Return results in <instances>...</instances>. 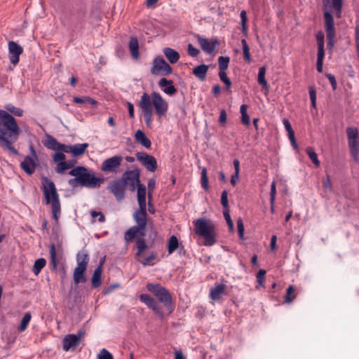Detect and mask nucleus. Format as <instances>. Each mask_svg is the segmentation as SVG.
I'll use <instances>...</instances> for the list:
<instances>
[{"mask_svg": "<svg viewBox=\"0 0 359 359\" xmlns=\"http://www.w3.org/2000/svg\"><path fill=\"white\" fill-rule=\"evenodd\" d=\"M276 194V183L273 182L271 185L270 201H275Z\"/></svg>", "mask_w": 359, "mask_h": 359, "instance_id": "obj_61", "label": "nucleus"}, {"mask_svg": "<svg viewBox=\"0 0 359 359\" xmlns=\"http://www.w3.org/2000/svg\"><path fill=\"white\" fill-rule=\"evenodd\" d=\"M198 43L201 49L207 54L214 56L215 55V48L219 44V40L216 37L211 39L205 38L199 34L195 35Z\"/></svg>", "mask_w": 359, "mask_h": 359, "instance_id": "obj_13", "label": "nucleus"}, {"mask_svg": "<svg viewBox=\"0 0 359 359\" xmlns=\"http://www.w3.org/2000/svg\"><path fill=\"white\" fill-rule=\"evenodd\" d=\"M226 120H227V116H226V111L224 109H222L220 111V114H219V123L220 124L224 125L226 123Z\"/></svg>", "mask_w": 359, "mask_h": 359, "instance_id": "obj_60", "label": "nucleus"}, {"mask_svg": "<svg viewBox=\"0 0 359 359\" xmlns=\"http://www.w3.org/2000/svg\"><path fill=\"white\" fill-rule=\"evenodd\" d=\"M241 18L242 32H243V33L245 34V33H247V31H248V27L246 25L248 19H247L245 11H244V10L241 11Z\"/></svg>", "mask_w": 359, "mask_h": 359, "instance_id": "obj_50", "label": "nucleus"}, {"mask_svg": "<svg viewBox=\"0 0 359 359\" xmlns=\"http://www.w3.org/2000/svg\"><path fill=\"white\" fill-rule=\"evenodd\" d=\"M157 259V254L154 252H152L148 257H145L144 259L140 260L139 259V262L144 266H154L155 264V261Z\"/></svg>", "mask_w": 359, "mask_h": 359, "instance_id": "obj_40", "label": "nucleus"}, {"mask_svg": "<svg viewBox=\"0 0 359 359\" xmlns=\"http://www.w3.org/2000/svg\"><path fill=\"white\" fill-rule=\"evenodd\" d=\"M9 59L11 62L15 66L20 61V55L22 53V48L15 41L8 43Z\"/></svg>", "mask_w": 359, "mask_h": 359, "instance_id": "obj_20", "label": "nucleus"}, {"mask_svg": "<svg viewBox=\"0 0 359 359\" xmlns=\"http://www.w3.org/2000/svg\"><path fill=\"white\" fill-rule=\"evenodd\" d=\"M20 133L15 118L7 111L0 109V146L15 155L18 154L13 144L18 140Z\"/></svg>", "mask_w": 359, "mask_h": 359, "instance_id": "obj_1", "label": "nucleus"}, {"mask_svg": "<svg viewBox=\"0 0 359 359\" xmlns=\"http://www.w3.org/2000/svg\"><path fill=\"white\" fill-rule=\"evenodd\" d=\"M221 203L225 209L224 210H229L228 193L226 190H224L222 193Z\"/></svg>", "mask_w": 359, "mask_h": 359, "instance_id": "obj_53", "label": "nucleus"}, {"mask_svg": "<svg viewBox=\"0 0 359 359\" xmlns=\"http://www.w3.org/2000/svg\"><path fill=\"white\" fill-rule=\"evenodd\" d=\"M89 259V255L87 250L84 249L80 250L76 255V267L86 270Z\"/></svg>", "mask_w": 359, "mask_h": 359, "instance_id": "obj_26", "label": "nucleus"}, {"mask_svg": "<svg viewBox=\"0 0 359 359\" xmlns=\"http://www.w3.org/2000/svg\"><path fill=\"white\" fill-rule=\"evenodd\" d=\"M42 191L44 196L45 203L46 204L51 205L53 218L57 222L61 214L59 195L57 192L54 182L46 177H43Z\"/></svg>", "mask_w": 359, "mask_h": 359, "instance_id": "obj_3", "label": "nucleus"}, {"mask_svg": "<svg viewBox=\"0 0 359 359\" xmlns=\"http://www.w3.org/2000/svg\"><path fill=\"white\" fill-rule=\"evenodd\" d=\"M172 67L161 56L156 57L152 62L151 73L154 75L168 76L172 73Z\"/></svg>", "mask_w": 359, "mask_h": 359, "instance_id": "obj_11", "label": "nucleus"}, {"mask_svg": "<svg viewBox=\"0 0 359 359\" xmlns=\"http://www.w3.org/2000/svg\"><path fill=\"white\" fill-rule=\"evenodd\" d=\"M73 101L74 102L76 103V104H90V105H95L97 102L90 98V97H74L73 98Z\"/></svg>", "mask_w": 359, "mask_h": 359, "instance_id": "obj_42", "label": "nucleus"}, {"mask_svg": "<svg viewBox=\"0 0 359 359\" xmlns=\"http://www.w3.org/2000/svg\"><path fill=\"white\" fill-rule=\"evenodd\" d=\"M90 214L93 218L98 217V221L101 223H102L105 221V217H104V214L101 212L91 210Z\"/></svg>", "mask_w": 359, "mask_h": 359, "instance_id": "obj_55", "label": "nucleus"}, {"mask_svg": "<svg viewBox=\"0 0 359 359\" xmlns=\"http://www.w3.org/2000/svg\"><path fill=\"white\" fill-rule=\"evenodd\" d=\"M146 287L158 299L159 302L163 304L170 313L174 311L175 306L172 303V295L165 287L158 283H148Z\"/></svg>", "mask_w": 359, "mask_h": 359, "instance_id": "obj_5", "label": "nucleus"}, {"mask_svg": "<svg viewBox=\"0 0 359 359\" xmlns=\"http://www.w3.org/2000/svg\"><path fill=\"white\" fill-rule=\"evenodd\" d=\"M208 70V65H200L193 69V74L200 81H203L205 80L206 74Z\"/></svg>", "mask_w": 359, "mask_h": 359, "instance_id": "obj_33", "label": "nucleus"}, {"mask_svg": "<svg viewBox=\"0 0 359 359\" xmlns=\"http://www.w3.org/2000/svg\"><path fill=\"white\" fill-rule=\"evenodd\" d=\"M97 359H114L112 354L106 348H102L97 355Z\"/></svg>", "mask_w": 359, "mask_h": 359, "instance_id": "obj_51", "label": "nucleus"}, {"mask_svg": "<svg viewBox=\"0 0 359 359\" xmlns=\"http://www.w3.org/2000/svg\"><path fill=\"white\" fill-rule=\"evenodd\" d=\"M135 137L137 142L140 143L143 147L147 149H150L151 147V140L146 136L144 133L141 130H137L135 132Z\"/></svg>", "mask_w": 359, "mask_h": 359, "instance_id": "obj_32", "label": "nucleus"}, {"mask_svg": "<svg viewBox=\"0 0 359 359\" xmlns=\"http://www.w3.org/2000/svg\"><path fill=\"white\" fill-rule=\"evenodd\" d=\"M64 153V151H56V152L53 156V161L57 163L59 162L64 161L66 158V156Z\"/></svg>", "mask_w": 359, "mask_h": 359, "instance_id": "obj_52", "label": "nucleus"}, {"mask_svg": "<svg viewBox=\"0 0 359 359\" xmlns=\"http://www.w3.org/2000/svg\"><path fill=\"white\" fill-rule=\"evenodd\" d=\"M126 185L121 179L113 180L108 185L109 190L114 194L118 201L125 198Z\"/></svg>", "mask_w": 359, "mask_h": 359, "instance_id": "obj_17", "label": "nucleus"}, {"mask_svg": "<svg viewBox=\"0 0 359 359\" xmlns=\"http://www.w3.org/2000/svg\"><path fill=\"white\" fill-rule=\"evenodd\" d=\"M86 269H80L76 267L74 271V281L76 284H79L81 283H85L86 281V278L85 276Z\"/></svg>", "mask_w": 359, "mask_h": 359, "instance_id": "obj_36", "label": "nucleus"}, {"mask_svg": "<svg viewBox=\"0 0 359 359\" xmlns=\"http://www.w3.org/2000/svg\"><path fill=\"white\" fill-rule=\"evenodd\" d=\"M237 228L238 236L241 238H243L244 236V224L241 218H238L237 220Z\"/></svg>", "mask_w": 359, "mask_h": 359, "instance_id": "obj_56", "label": "nucleus"}, {"mask_svg": "<svg viewBox=\"0 0 359 359\" xmlns=\"http://www.w3.org/2000/svg\"><path fill=\"white\" fill-rule=\"evenodd\" d=\"M44 146L51 150L64 151V144L60 143L51 135H47L46 140L43 142Z\"/></svg>", "mask_w": 359, "mask_h": 359, "instance_id": "obj_25", "label": "nucleus"}, {"mask_svg": "<svg viewBox=\"0 0 359 359\" xmlns=\"http://www.w3.org/2000/svg\"><path fill=\"white\" fill-rule=\"evenodd\" d=\"M69 175L74 177L68 180L69 185L72 188H76L79 186L97 188L104 182V179L95 177L91 170L82 165L73 168L69 172Z\"/></svg>", "mask_w": 359, "mask_h": 359, "instance_id": "obj_2", "label": "nucleus"}, {"mask_svg": "<svg viewBox=\"0 0 359 359\" xmlns=\"http://www.w3.org/2000/svg\"><path fill=\"white\" fill-rule=\"evenodd\" d=\"M5 109L10 114H12L16 116H22L23 115V110L22 109L15 107L11 104H6Z\"/></svg>", "mask_w": 359, "mask_h": 359, "instance_id": "obj_44", "label": "nucleus"}, {"mask_svg": "<svg viewBox=\"0 0 359 359\" xmlns=\"http://www.w3.org/2000/svg\"><path fill=\"white\" fill-rule=\"evenodd\" d=\"M230 58L227 56H220L218 57V64L219 71H226L228 69Z\"/></svg>", "mask_w": 359, "mask_h": 359, "instance_id": "obj_46", "label": "nucleus"}, {"mask_svg": "<svg viewBox=\"0 0 359 359\" xmlns=\"http://www.w3.org/2000/svg\"><path fill=\"white\" fill-rule=\"evenodd\" d=\"M194 226L195 233L204 238L205 245L211 246L216 243L214 224L200 218L194 222Z\"/></svg>", "mask_w": 359, "mask_h": 359, "instance_id": "obj_6", "label": "nucleus"}, {"mask_svg": "<svg viewBox=\"0 0 359 359\" xmlns=\"http://www.w3.org/2000/svg\"><path fill=\"white\" fill-rule=\"evenodd\" d=\"M104 260L101 261L100 265L95 269L92 276L91 283L93 287H98L102 284V264Z\"/></svg>", "mask_w": 359, "mask_h": 359, "instance_id": "obj_28", "label": "nucleus"}, {"mask_svg": "<svg viewBox=\"0 0 359 359\" xmlns=\"http://www.w3.org/2000/svg\"><path fill=\"white\" fill-rule=\"evenodd\" d=\"M323 10L333 11L337 18H341L342 0H323Z\"/></svg>", "mask_w": 359, "mask_h": 359, "instance_id": "obj_22", "label": "nucleus"}, {"mask_svg": "<svg viewBox=\"0 0 359 359\" xmlns=\"http://www.w3.org/2000/svg\"><path fill=\"white\" fill-rule=\"evenodd\" d=\"M140 300L144 303L148 308L154 311L156 314L163 316V311L158 302L149 294H142L140 295Z\"/></svg>", "mask_w": 359, "mask_h": 359, "instance_id": "obj_21", "label": "nucleus"}, {"mask_svg": "<svg viewBox=\"0 0 359 359\" xmlns=\"http://www.w3.org/2000/svg\"><path fill=\"white\" fill-rule=\"evenodd\" d=\"M316 39L317 41L318 51V59L316 67L317 70L319 72L323 71V62L325 57V51H324V34L323 32H318L316 35Z\"/></svg>", "mask_w": 359, "mask_h": 359, "instance_id": "obj_19", "label": "nucleus"}, {"mask_svg": "<svg viewBox=\"0 0 359 359\" xmlns=\"http://www.w3.org/2000/svg\"><path fill=\"white\" fill-rule=\"evenodd\" d=\"M241 43L243 45L244 58L246 61L250 62L251 57L250 54V48L247 44V42L245 39H242Z\"/></svg>", "mask_w": 359, "mask_h": 359, "instance_id": "obj_49", "label": "nucleus"}, {"mask_svg": "<svg viewBox=\"0 0 359 359\" xmlns=\"http://www.w3.org/2000/svg\"><path fill=\"white\" fill-rule=\"evenodd\" d=\"M88 147V143L76 144L74 145H65L64 152L72 154L73 156H79L84 154L86 148Z\"/></svg>", "mask_w": 359, "mask_h": 359, "instance_id": "obj_23", "label": "nucleus"}, {"mask_svg": "<svg viewBox=\"0 0 359 359\" xmlns=\"http://www.w3.org/2000/svg\"><path fill=\"white\" fill-rule=\"evenodd\" d=\"M355 43L359 56V25H358L355 28Z\"/></svg>", "mask_w": 359, "mask_h": 359, "instance_id": "obj_64", "label": "nucleus"}, {"mask_svg": "<svg viewBox=\"0 0 359 359\" xmlns=\"http://www.w3.org/2000/svg\"><path fill=\"white\" fill-rule=\"evenodd\" d=\"M283 123L285 130L288 133V136L294 134V132L292 128V126H291L289 120L285 118V119H283Z\"/></svg>", "mask_w": 359, "mask_h": 359, "instance_id": "obj_59", "label": "nucleus"}, {"mask_svg": "<svg viewBox=\"0 0 359 359\" xmlns=\"http://www.w3.org/2000/svg\"><path fill=\"white\" fill-rule=\"evenodd\" d=\"M187 52L189 55L191 57H196L200 53L199 50L194 47L191 44L188 45Z\"/></svg>", "mask_w": 359, "mask_h": 359, "instance_id": "obj_58", "label": "nucleus"}, {"mask_svg": "<svg viewBox=\"0 0 359 359\" xmlns=\"http://www.w3.org/2000/svg\"><path fill=\"white\" fill-rule=\"evenodd\" d=\"M31 318L32 316L30 313L28 312L24 315L22 319L21 320L20 324L18 327V330L20 332H23L27 329V325L31 320Z\"/></svg>", "mask_w": 359, "mask_h": 359, "instance_id": "obj_43", "label": "nucleus"}, {"mask_svg": "<svg viewBox=\"0 0 359 359\" xmlns=\"http://www.w3.org/2000/svg\"><path fill=\"white\" fill-rule=\"evenodd\" d=\"M158 86L167 95H173L177 93V89L173 86V81L172 80H168L165 78H162L158 81Z\"/></svg>", "mask_w": 359, "mask_h": 359, "instance_id": "obj_24", "label": "nucleus"}, {"mask_svg": "<svg viewBox=\"0 0 359 359\" xmlns=\"http://www.w3.org/2000/svg\"><path fill=\"white\" fill-rule=\"evenodd\" d=\"M144 236H136L135 245L137 248V252L135 255V257L137 260L142 255L143 252L148 248V245L146 243Z\"/></svg>", "mask_w": 359, "mask_h": 359, "instance_id": "obj_29", "label": "nucleus"}, {"mask_svg": "<svg viewBox=\"0 0 359 359\" xmlns=\"http://www.w3.org/2000/svg\"><path fill=\"white\" fill-rule=\"evenodd\" d=\"M68 169H69V166L67 165V161H64L57 164L55 172L58 174H63Z\"/></svg>", "mask_w": 359, "mask_h": 359, "instance_id": "obj_48", "label": "nucleus"}, {"mask_svg": "<svg viewBox=\"0 0 359 359\" xmlns=\"http://www.w3.org/2000/svg\"><path fill=\"white\" fill-rule=\"evenodd\" d=\"M201 186L205 190H208L209 188L207 170L205 168H203L201 171Z\"/></svg>", "mask_w": 359, "mask_h": 359, "instance_id": "obj_47", "label": "nucleus"}, {"mask_svg": "<svg viewBox=\"0 0 359 359\" xmlns=\"http://www.w3.org/2000/svg\"><path fill=\"white\" fill-rule=\"evenodd\" d=\"M265 274L266 271L264 269H260L257 273V282L258 285L260 286L263 285Z\"/></svg>", "mask_w": 359, "mask_h": 359, "instance_id": "obj_54", "label": "nucleus"}, {"mask_svg": "<svg viewBox=\"0 0 359 359\" xmlns=\"http://www.w3.org/2000/svg\"><path fill=\"white\" fill-rule=\"evenodd\" d=\"M85 334L83 330H80L76 334H70L67 335L62 339V348L65 351H68L72 348H76L80 342L81 338Z\"/></svg>", "mask_w": 359, "mask_h": 359, "instance_id": "obj_16", "label": "nucleus"}, {"mask_svg": "<svg viewBox=\"0 0 359 359\" xmlns=\"http://www.w3.org/2000/svg\"><path fill=\"white\" fill-rule=\"evenodd\" d=\"M128 48L133 59L137 60L140 58L139 43L137 37L133 36L128 42Z\"/></svg>", "mask_w": 359, "mask_h": 359, "instance_id": "obj_30", "label": "nucleus"}, {"mask_svg": "<svg viewBox=\"0 0 359 359\" xmlns=\"http://www.w3.org/2000/svg\"><path fill=\"white\" fill-rule=\"evenodd\" d=\"M137 189V202L139 208H147L146 194L147 189L144 184H141L136 188Z\"/></svg>", "mask_w": 359, "mask_h": 359, "instance_id": "obj_31", "label": "nucleus"}, {"mask_svg": "<svg viewBox=\"0 0 359 359\" xmlns=\"http://www.w3.org/2000/svg\"><path fill=\"white\" fill-rule=\"evenodd\" d=\"M151 99L156 115L160 118L165 116L168 110V103L157 92L151 93Z\"/></svg>", "mask_w": 359, "mask_h": 359, "instance_id": "obj_14", "label": "nucleus"}, {"mask_svg": "<svg viewBox=\"0 0 359 359\" xmlns=\"http://www.w3.org/2000/svg\"><path fill=\"white\" fill-rule=\"evenodd\" d=\"M29 155L26 156L20 163V168L27 175L33 174L39 165V158L32 144L29 147Z\"/></svg>", "mask_w": 359, "mask_h": 359, "instance_id": "obj_9", "label": "nucleus"}, {"mask_svg": "<svg viewBox=\"0 0 359 359\" xmlns=\"http://www.w3.org/2000/svg\"><path fill=\"white\" fill-rule=\"evenodd\" d=\"M327 77L328 80L330 81L333 90H335L337 88V81H336L334 76L331 74H329L327 75Z\"/></svg>", "mask_w": 359, "mask_h": 359, "instance_id": "obj_62", "label": "nucleus"}, {"mask_svg": "<svg viewBox=\"0 0 359 359\" xmlns=\"http://www.w3.org/2000/svg\"><path fill=\"white\" fill-rule=\"evenodd\" d=\"M224 218L226 221V223L229 226V230L233 231V228H234L233 222L232 219H231L230 215L229 213V210L224 211Z\"/></svg>", "mask_w": 359, "mask_h": 359, "instance_id": "obj_57", "label": "nucleus"}, {"mask_svg": "<svg viewBox=\"0 0 359 359\" xmlns=\"http://www.w3.org/2000/svg\"><path fill=\"white\" fill-rule=\"evenodd\" d=\"M136 226L129 228L124 234L125 241L128 243L136 236H144L147 224V208H139L133 214Z\"/></svg>", "mask_w": 359, "mask_h": 359, "instance_id": "obj_4", "label": "nucleus"}, {"mask_svg": "<svg viewBox=\"0 0 359 359\" xmlns=\"http://www.w3.org/2000/svg\"><path fill=\"white\" fill-rule=\"evenodd\" d=\"M226 285L222 283H216L213 287L210 289V297L212 300H219L222 295L225 294Z\"/></svg>", "mask_w": 359, "mask_h": 359, "instance_id": "obj_27", "label": "nucleus"}, {"mask_svg": "<svg viewBox=\"0 0 359 359\" xmlns=\"http://www.w3.org/2000/svg\"><path fill=\"white\" fill-rule=\"evenodd\" d=\"M348 144L350 153L353 160L359 161V132L356 128L348 127L346 128Z\"/></svg>", "mask_w": 359, "mask_h": 359, "instance_id": "obj_8", "label": "nucleus"}, {"mask_svg": "<svg viewBox=\"0 0 359 359\" xmlns=\"http://www.w3.org/2000/svg\"><path fill=\"white\" fill-rule=\"evenodd\" d=\"M218 75L220 80L225 84L226 90L230 92L231 81L227 76L226 71H219Z\"/></svg>", "mask_w": 359, "mask_h": 359, "instance_id": "obj_45", "label": "nucleus"}, {"mask_svg": "<svg viewBox=\"0 0 359 359\" xmlns=\"http://www.w3.org/2000/svg\"><path fill=\"white\" fill-rule=\"evenodd\" d=\"M46 260L44 258H39L34 262L32 267V272L36 275H39L42 269L45 267Z\"/></svg>", "mask_w": 359, "mask_h": 359, "instance_id": "obj_38", "label": "nucleus"}, {"mask_svg": "<svg viewBox=\"0 0 359 359\" xmlns=\"http://www.w3.org/2000/svg\"><path fill=\"white\" fill-rule=\"evenodd\" d=\"M266 70V69L265 67H261L259 69L257 81L265 89L268 90L269 84L265 79Z\"/></svg>", "mask_w": 359, "mask_h": 359, "instance_id": "obj_37", "label": "nucleus"}, {"mask_svg": "<svg viewBox=\"0 0 359 359\" xmlns=\"http://www.w3.org/2000/svg\"><path fill=\"white\" fill-rule=\"evenodd\" d=\"M323 13L327 37V48L331 50L334 46L335 37L334 19L332 15L333 11L323 10Z\"/></svg>", "mask_w": 359, "mask_h": 359, "instance_id": "obj_10", "label": "nucleus"}, {"mask_svg": "<svg viewBox=\"0 0 359 359\" xmlns=\"http://www.w3.org/2000/svg\"><path fill=\"white\" fill-rule=\"evenodd\" d=\"M151 95H149L147 93H144L141 96L139 106L142 109V114L144 119L145 124L147 127L151 128L153 121V109H152Z\"/></svg>", "mask_w": 359, "mask_h": 359, "instance_id": "obj_7", "label": "nucleus"}, {"mask_svg": "<svg viewBox=\"0 0 359 359\" xmlns=\"http://www.w3.org/2000/svg\"><path fill=\"white\" fill-rule=\"evenodd\" d=\"M238 179H239V173L234 172V174H233L231 177V180H230L231 184L233 187H235L237 184Z\"/></svg>", "mask_w": 359, "mask_h": 359, "instance_id": "obj_63", "label": "nucleus"}, {"mask_svg": "<svg viewBox=\"0 0 359 359\" xmlns=\"http://www.w3.org/2000/svg\"><path fill=\"white\" fill-rule=\"evenodd\" d=\"M163 52L171 64H175L179 60L180 54L175 50L171 48H165Z\"/></svg>", "mask_w": 359, "mask_h": 359, "instance_id": "obj_34", "label": "nucleus"}, {"mask_svg": "<svg viewBox=\"0 0 359 359\" xmlns=\"http://www.w3.org/2000/svg\"><path fill=\"white\" fill-rule=\"evenodd\" d=\"M137 159L150 172H154L158 164L156 159L149 154L144 152H137L136 154Z\"/></svg>", "mask_w": 359, "mask_h": 359, "instance_id": "obj_18", "label": "nucleus"}, {"mask_svg": "<svg viewBox=\"0 0 359 359\" xmlns=\"http://www.w3.org/2000/svg\"><path fill=\"white\" fill-rule=\"evenodd\" d=\"M140 171L138 168L126 171L121 180L126 185L129 186V189L134 191L139 184H141L140 181Z\"/></svg>", "mask_w": 359, "mask_h": 359, "instance_id": "obj_12", "label": "nucleus"}, {"mask_svg": "<svg viewBox=\"0 0 359 359\" xmlns=\"http://www.w3.org/2000/svg\"><path fill=\"white\" fill-rule=\"evenodd\" d=\"M50 264L52 265L53 270L56 271L57 269V252L55 244H51L50 246Z\"/></svg>", "mask_w": 359, "mask_h": 359, "instance_id": "obj_39", "label": "nucleus"}, {"mask_svg": "<svg viewBox=\"0 0 359 359\" xmlns=\"http://www.w3.org/2000/svg\"><path fill=\"white\" fill-rule=\"evenodd\" d=\"M183 248V245L179 243L178 239L175 236H170L168 242V252L170 255L172 254L177 249Z\"/></svg>", "mask_w": 359, "mask_h": 359, "instance_id": "obj_35", "label": "nucleus"}, {"mask_svg": "<svg viewBox=\"0 0 359 359\" xmlns=\"http://www.w3.org/2000/svg\"><path fill=\"white\" fill-rule=\"evenodd\" d=\"M295 287L293 285H290L287 290L285 295V302L287 304H290L295 299L296 295L294 294Z\"/></svg>", "mask_w": 359, "mask_h": 359, "instance_id": "obj_41", "label": "nucleus"}, {"mask_svg": "<svg viewBox=\"0 0 359 359\" xmlns=\"http://www.w3.org/2000/svg\"><path fill=\"white\" fill-rule=\"evenodd\" d=\"M122 161L123 157L121 156L108 158L102 163L100 170L104 172L116 173Z\"/></svg>", "mask_w": 359, "mask_h": 359, "instance_id": "obj_15", "label": "nucleus"}]
</instances>
